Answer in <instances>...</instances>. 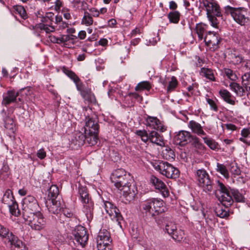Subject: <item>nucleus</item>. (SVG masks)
Segmentation results:
<instances>
[{"mask_svg": "<svg viewBox=\"0 0 250 250\" xmlns=\"http://www.w3.org/2000/svg\"><path fill=\"white\" fill-rule=\"evenodd\" d=\"M164 202L158 198H150L143 201L141 204L142 213L147 218H151L164 212Z\"/></svg>", "mask_w": 250, "mask_h": 250, "instance_id": "f03ea898", "label": "nucleus"}, {"mask_svg": "<svg viewBox=\"0 0 250 250\" xmlns=\"http://www.w3.org/2000/svg\"><path fill=\"white\" fill-rule=\"evenodd\" d=\"M180 14L177 11L170 12L168 14V18L170 22L177 23L180 20Z\"/></svg>", "mask_w": 250, "mask_h": 250, "instance_id": "c03bdc74", "label": "nucleus"}, {"mask_svg": "<svg viewBox=\"0 0 250 250\" xmlns=\"http://www.w3.org/2000/svg\"><path fill=\"white\" fill-rule=\"evenodd\" d=\"M227 165H228V168L230 173L234 176V177L240 174V169L238 167L236 163L235 162H231L229 164L228 161H227Z\"/></svg>", "mask_w": 250, "mask_h": 250, "instance_id": "c9c22d12", "label": "nucleus"}, {"mask_svg": "<svg viewBox=\"0 0 250 250\" xmlns=\"http://www.w3.org/2000/svg\"><path fill=\"white\" fill-rule=\"evenodd\" d=\"M63 71L69 78L73 80L74 83H76L78 82H80V79L79 78L73 71L65 68L63 69Z\"/></svg>", "mask_w": 250, "mask_h": 250, "instance_id": "864d4df0", "label": "nucleus"}, {"mask_svg": "<svg viewBox=\"0 0 250 250\" xmlns=\"http://www.w3.org/2000/svg\"><path fill=\"white\" fill-rule=\"evenodd\" d=\"M72 235L77 244L83 248L87 244L88 235L85 228L83 227L81 225L76 227L72 231Z\"/></svg>", "mask_w": 250, "mask_h": 250, "instance_id": "f8f14e48", "label": "nucleus"}, {"mask_svg": "<svg viewBox=\"0 0 250 250\" xmlns=\"http://www.w3.org/2000/svg\"><path fill=\"white\" fill-rule=\"evenodd\" d=\"M16 200L14 197L12 191L9 189H7L2 198V203L7 206H10Z\"/></svg>", "mask_w": 250, "mask_h": 250, "instance_id": "c756f323", "label": "nucleus"}, {"mask_svg": "<svg viewBox=\"0 0 250 250\" xmlns=\"http://www.w3.org/2000/svg\"><path fill=\"white\" fill-rule=\"evenodd\" d=\"M200 74L202 76L206 77L210 81H215L213 71L211 69L203 67L201 69Z\"/></svg>", "mask_w": 250, "mask_h": 250, "instance_id": "72a5a7b5", "label": "nucleus"}, {"mask_svg": "<svg viewBox=\"0 0 250 250\" xmlns=\"http://www.w3.org/2000/svg\"><path fill=\"white\" fill-rule=\"evenodd\" d=\"M62 212L63 215L67 218H72L74 215L73 211L67 208H62Z\"/></svg>", "mask_w": 250, "mask_h": 250, "instance_id": "69168bd1", "label": "nucleus"}, {"mask_svg": "<svg viewBox=\"0 0 250 250\" xmlns=\"http://www.w3.org/2000/svg\"><path fill=\"white\" fill-rule=\"evenodd\" d=\"M162 155L166 160H170L175 158V153L172 149L169 147H166L162 150Z\"/></svg>", "mask_w": 250, "mask_h": 250, "instance_id": "ea45409f", "label": "nucleus"}, {"mask_svg": "<svg viewBox=\"0 0 250 250\" xmlns=\"http://www.w3.org/2000/svg\"><path fill=\"white\" fill-rule=\"evenodd\" d=\"M146 125L151 129L164 132L166 128L156 117L148 116L146 119Z\"/></svg>", "mask_w": 250, "mask_h": 250, "instance_id": "f3484780", "label": "nucleus"}, {"mask_svg": "<svg viewBox=\"0 0 250 250\" xmlns=\"http://www.w3.org/2000/svg\"><path fill=\"white\" fill-rule=\"evenodd\" d=\"M229 87L230 89L233 91L237 96L241 97L244 95L246 93L245 89L239 83L235 82H231Z\"/></svg>", "mask_w": 250, "mask_h": 250, "instance_id": "c85d7f7f", "label": "nucleus"}, {"mask_svg": "<svg viewBox=\"0 0 250 250\" xmlns=\"http://www.w3.org/2000/svg\"><path fill=\"white\" fill-rule=\"evenodd\" d=\"M30 88L29 87H26L21 88L20 91L16 92L14 90H9L7 91L5 95L3 96V100L2 101V104L3 105L7 106L12 103L14 102L16 100L17 97L19 95L20 93L24 92L26 95L27 93L25 92L27 91L30 94Z\"/></svg>", "mask_w": 250, "mask_h": 250, "instance_id": "dca6fc26", "label": "nucleus"}, {"mask_svg": "<svg viewBox=\"0 0 250 250\" xmlns=\"http://www.w3.org/2000/svg\"><path fill=\"white\" fill-rule=\"evenodd\" d=\"M194 136L187 131H180L175 137V141L177 144L181 146L190 143Z\"/></svg>", "mask_w": 250, "mask_h": 250, "instance_id": "a211bd4d", "label": "nucleus"}, {"mask_svg": "<svg viewBox=\"0 0 250 250\" xmlns=\"http://www.w3.org/2000/svg\"><path fill=\"white\" fill-rule=\"evenodd\" d=\"M234 38L237 42L244 45L250 41V32L246 31L244 32H238L235 34Z\"/></svg>", "mask_w": 250, "mask_h": 250, "instance_id": "b1692460", "label": "nucleus"}, {"mask_svg": "<svg viewBox=\"0 0 250 250\" xmlns=\"http://www.w3.org/2000/svg\"><path fill=\"white\" fill-rule=\"evenodd\" d=\"M129 175H126L125 176H123L117 180V183H113L115 187L119 190L123 188L124 186L127 185L129 182L127 181V178Z\"/></svg>", "mask_w": 250, "mask_h": 250, "instance_id": "4c0bfd02", "label": "nucleus"}, {"mask_svg": "<svg viewBox=\"0 0 250 250\" xmlns=\"http://www.w3.org/2000/svg\"><path fill=\"white\" fill-rule=\"evenodd\" d=\"M59 193L58 187L56 185H52L48 190V196L50 198L49 200L57 198Z\"/></svg>", "mask_w": 250, "mask_h": 250, "instance_id": "79ce46f5", "label": "nucleus"}, {"mask_svg": "<svg viewBox=\"0 0 250 250\" xmlns=\"http://www.w3.org/2000/svg\"><path fill=\"white\" fill-rule=\"evenodd\" d=\"M5 127L7 129H13L14 126V121L12 118L6 117L4 120Z\"/></svg>", "mask_w": 250, "mask_h": 250, "instance_id": "bf43d9fd", "label": "nucleus"}, {"mask_svg": "<svg viewBox=\"0 0 250 250\" xmlns=\"http://www.w3.org/2000/svg\"><path fill=\"white\" fill-rule=\"evenodd\" d=\"M240 141L247 145H250V127L244 128L241 130Z\"/></svg>", "mask_w": 250, "mask_h": 250, "instance_id": "2f4dec72", "label": "nucleus"}, {"mask_svg": "<svg viewBox=\"0 0 250 250\" xmlns=\"http://www.w3.org/2000/svg\"><path fill=\"white\" fill-rule=\"evenodd\" d=\"M63 17L66 20H69L71 18V15L69 12V10L67 8H63L62 10Z\"/></svg>", "mask_w": 250, "mask_h": 250, "instance_id": "774afa93", "label": "nucleus"}, {"mask_svg": "<svg viewBox=\"0 0 250 250\" xmlns=\"http://www.w3.org/2000/svg\"><path fill=\"white\" fill-rule=\"evenodd\" d=\"M216 171L222 175L225 178H229V171L225 165L217 163L216 165Z\"/></svg>", "mask_w": 250, "mask_h": 250, "instance_id": "58836bf2", "label": "nucleus"}, {"mask_svg": "<svg viewBox=\"0 0 250 250\" xmlns=\"http://www.w3.org/2000/svg\"><path fill=\"white\" fill-rule=\"evenodd\" d=\"M10 213L15 216H18L20 214V210L18 208V203L15 201L10 206H7Z\"/></svg>", "mask_w": 250, "mask_h": 250, "instance_id": "09e8293b", "label": "nucleus"}, {"mask_svg": "<svg viewBox=\"0 0 250 250\" xmlns=\"http://www.w3.org/2000/svg\"><path fill=\"white\" fill-rule=\"evenodd\" d=\"M219 94L225 102L231 105L235 104V98L228 90L225 89H221L219 90Z\"/></svg>", "mask_w": 250, "mask_h": 250, "instance_id": "393cba45", "label": "nucleus"}, {"mask_svg": "<svg viewBox=\"0 0 250 250\" xmlns=\"http://www.w3.org/2000/svg\"><path fill=\"white\" fill-rule=\"evenodd\" d=\"M206 25L202 23H199L196 25V31L198 35L199 40H204V35L206 32Z\"/></svg>", "mask_w": 250, "mask_h": 250, "instance_id": "e433bc0d", "label": "nucleus"}, {"mask_svg": "<svg viewBox=\"0 0 250 250\" xmlns=\"http://www.w3.org/2000/svg\"><path fill=\"white\" fill-rule=\"evenodd\" d=\"M223 73L231 81H235L237 79V76L232 70L229 68H225L223 69Z\"/></svg>", "mask_w": 250, "mask_h": 250, "instance_id": "603ef678", "label": "nucleus"}, {"mask_svg": "<svg viewBox=\"0 0 250 250\" xmlns=\"http://www.w3.org/2000/svg\"><path fill=\"white\" fill-rule=\"evenodd\" d=\"M151 163L156 170L167 178L175 179L179 177L178 169L167 162L157 160Z\"/></svg>", "mask_w": 250, "mask_h": 250, "instance_id": "20e7f679", "label": "nucleus"}, {"mask_svg": "<svg viewBox=\"0 0 250 250\" xmlns=\"http://www.w3.org/2000/svg\"><path fill=\"white\" fill-rule=\"evenodd\" d=\"M238 60H237V62H242V65L243 67H245L246 70L250 71V60H246L244 61H242V58L240 56H237Z\"/></svg>", "mask_w": 250, "mask_h": 250, "instance_id": "0e129e2a", "label": "nucleus"}, {"mask_svg": "<svg viewBox=\"0 0 250 250\" xmlns=\"http://www.w3.org/2000/svg\"><path fill=\"white\" fill-rule=\"evenodd\" d=\"M37 156L41 160L43 159L46 156V152L43 148L40 149L37 151Z\"/></svg>", "mask_w": 250, "mask_h": 250, "instance_id": "338daca9", "label": "nucleus"}, {"mask_svg": "<svg viewBox=\"0 0 250 250\" xmlns=\"http://www.w3.org/2000/svg\"><path fill=\"white\" fill-rule=\"evenodd\" d=\"M46 204V207L50 213L58 214L62 209V205L61 202L55 199H52L49 202H47Z\"/></svg>", "mask_w": 250, "mask_h": 250, "instance_id": "5701e85b", "label": "nucleus"}, {"mask_svg": "<svg viewBox=\"0 0 250 250\" xmlns=\"http://www.w3.org/2000/svg\"><path fill=\"white\" fill-rule=\"evenodd\" d=\"M81 95L86 101H88L91 102H94L95 101V98L93 94L87 89H84L83 90H81Z\"/></svg>", "mask_w": 250, "mask_h": 250, "instance_id": "37998d69", "label": "nucleus"}, {"mask_svg": "<svg viewBox=\"0 0 250 250\" xmlns=\"http://www.w3.org/2000/svg\"><path fill=\"white\" fill-rule=\"evenodd\" d=\"M242 84L247 88L250 87V73H246L242 76Z\"/></svg>", "mask_w": 250, "mask_h": 250, "instance_id": "13d9d810", "label": "nucleus"}, {"mask_svg": "<svg viewBox=\"0 0 250 250\" xmlns=\"http://www.w3.org/2000/svg\"><path fill=\"white\" fill-rule=\"evenodd\" d=\"M97 243L98 250H111V240L109 232L105 229H100L97 238Z\"/></svg>", "mask_w": 250, "mask_h": 250, "instance_id": "9d476101", "label": "nucleus"}, {"mask_svg": "<svg viewBox=\"0 0 250 250\" xmlns=\"http://www.w3.org/2000/svg\"><path fill=\"white\" fill-rule=\"evenodd\" d=\"M37 27L41 31H45L46 33L53 32L55 31V27L52 25V24L50 25L38 24Z\"/></svg>", "mask_w": 250, "mask_h": 250, "instance_id": "6e6d98bb", "label": "nucleus"}, {"mask_svg": "<svg viewBox=\"0 0 250 250\" xmlns=\"http://www.w3.org/2000/svg\"><path fill=\"white\" fill-rule=\"evenodd\" d=\"M190 143L192 148H194L195 150L198 153H202L204 151L206 147L197 137L193 136Z\"/></svg>", "mask_w": 250, "mask_h": 250, "instance_id": "cd10ccee", "label": "nucleus"}, {"mask_svg": "<svg viewBox=\"0 0 250 250\" xmlns=\"http://www.w3.org/2000/svg\"><path fill=\"white\" fill-rule=\"evenodd\" d=\"M215 212L216 215L220 218H225L229 216L228 211L222 208H216Z\"/></svg>", "mask_w": 250, "mask_h": 250, "instance_id": "680f3d73", "label": "nucleus"}, {"mask_svg": "<svg viewBox=\"0 0 250 250\" xmlns=\"http://www.w3.org/2000/svg\"><path fill=\"white\" fill-rule=\"evenodd\" d=\"M222 41L221 38L218 33L208 31L205 36L204 41L206 45L212 51L217 50Z\"/></svg>", "mask_w": 250, "mask_h": 250, "instance_id": "4468645a", "label": "nucleus"}, {"mask_svg": "<svg viewBox=\"0 0 250 250\" xmlns=\"http://www.w3.org/2000/svg\"><path fill=\"white\" fill-rule=\"evenodd\" d=\"M93 22V20L90 14L87 12H84L83 17L82 19V23L86 26H89L92 25Z\"/></svg>", "mask_w": 250, "mask_h": 250, "instance_id": "3c124183", "label": "nucleus"}, {"mask_svg": "<svg viewBox=\"0 0 250 250\" xmlns=\"http://www.w3.org/2000/svg\"><path fill=\"white\" fill-rule=\"evenodd\" d=\"M206 101L209 105L210 110L216 112L218 111V105L215 101L209 98H206Z\"/></svg>", "mask_w": 250, "mask_h": 250, "instance_id": "052dcab7", "label": "nucleus"}, {"mask_svg": "<svg viewBox=\"0 0 250 250\" xmlns=\"http://www.w3.org/2000/svg\"><path fill=\"white\" fill-rule=\"evenodd\" d=\"M86 134L82 130L76 131L72 140L76 145H78L79 146H82L85 142Z\"/></svg>", "mask_w": 250, "mask_h": 250, "instance_id": "a878e982", "label": "nucleus"}, {"mask_svg": "<svg viewBox=\"0 0 250 250\" xmlns=\"http://www.w3.org/2000/svg\"><path fill=\"white\" fill-rule=\"evenodd\" d=\"M41 208L37 199L32 195H28L22 200V215L23 217H28L27 215L36 213L40 211Z\"/></svg>", "mask_w": 250, "mask_h": 250, "instance_id": "0eeeda50", "label": "nucleus"}, {"mask_svg": "<svg viewBox=\"0 0 250 250\" xmlns=\"http://www.w3.org/2000/svg\"><path fill=\"white\" fill-rule=\"evenodd\" d=\"M99 126L98 122L93 118H89L85 122V126L82 128L84 133L91 134L99 132Z\"/></svg>", "mask_w": 250, "mask_h": 250, "instance_id": "aec40b11", "label": "nucleus"}, {"mask_svg": "<svg viewBox=\"0 0 250 250\" xmlns=\"http://www.w3.org/2000/svg\"><path fill=\"white\" fill-rule=\"evenodd\" d=\"M48 38L51 42L59 44L64 43L67 40L66 38L64 39V36L61 38H58L53 35H49Z\"/></svg>", "mask_w": 250, "mask_h": 250, "instance_id": "5fc2aeb1", "label": "nucleus"}, {"mask_svg": "<svg viewBox=\"0 0 250 250\" xmlns=\"http://www.w3.org/2000/svg\"><path fill=\"white\" fill-rule=\"evenodd\" d=\"M203 3L206 8L207 15L222 17L220 6L215 0H203Z\"/></svg>", "mask_w": 250, "mask_h": 250, "instance_id": "2eb2a0df", "label": "nucleus"}, {"mask_svg": "<svg viewBox=\"0 0 250 250\" xmlns=\"http://www.w3.org/2000/svg\"><path fill=\"white\" fill-rule=\"evenodd\" d=\"M11 234L13 233L10 232L8 229L0 224V236L2 239H6L7 240Z\"/></svg>", "mask_w": 250, "mask_h": 250, "instance_id": "de8ad7c7", "label": "nucleus"}, {"mask_svg": "<svg viewBox=\"0 0 250 250\" xmlns=\"http://www.w3.org/2000/svg\"><path fill=\"white\" fill-rule=\"evenodd\" d=\"M198 185L205 192L211 191L213 189L212 181L207 172L203 169H198L196 172Z\"/></svg>", "mask_w": 250, "mask_h": 250, "instance_id": "6e6552de", "label": "nucleus"}, {"mask_svg": "<svg viewBox=\"0 0 250 250\" xmlns=\"http://www.w3.org/2000/svg\"><path fill=\"white\" fill-rule=\"evenodd\" d=\"M165 230L175 241H180L182 239V235L178 233L176 225L172 222L167 223Z\"/></svg>", "mask_w": 250, "mask_h": 250, "instance_id": "4be33fe9", "label": "nucleus"}, {"mask_svg": "<svg viewBox=\"0 0 250 250\" xmlns=\"http://www.w3.org/2000/svg\"><path fill=\"white\" fill-rule=\"evenodd\" d=\"M151 88V85L147 81H143L139 83L135 87V90L142 91L144 90H149Z\"/></svg>", "mask_w": 250, "mask_h": 250, "instance_id": "a18cd8bd", "label": "nucleus"}, {"mask_svg": "<svg viewBox=\"0 0 250 250\" xmlns=\"http://www.w3.org/2000/svg\"><path fill=\"white\" fill-rule=\"evenodd\" d=\"M150 181L155 188L161 193L164 197H167L169 196L168 189L162 180L152 175L151 176Z\"/></svg>", "mask_w": 250, "mask_h": 250, "instance_id": "6ab92c4d", "label": "nucleus"}, {"mask_svg": "<svg viewBox=\"0 0 250 250\" xmlns=\"http://www.w3.org/2000/svg\"><path fill=\"white\" fill-rule=\"evenodd\" d=\"M104 208L107 214H108L111 219L117 223V225L121 227V221L122 220V216L119 212V210L113 204L108 201H105L104 203Z\"/></svg>", "mask_w": 250, "mask_h": 250, "instance_id": "ddd939ff", "label": "nucleus"}, {"mask_svg": "<svg viewBox=\"0 0 250 250\" xmlns=\"http://www.w3.org/2000/svg\"><path fill=\"white\" fill-rule=\"evenodd\" d=\"M224 13L230 14L234 21L241 25H245L250 21L248 10L243 7L235 8L228 5L224 7Z\"/></svg>", "mask_w": 250, "mask_h": 250, "instance_id": "39448f33", "label": "nucleus"}, {"mask_svg": "<svg viewBox=\"0 0 250 250\" xmlns=\"http://www.w3.org/2000/svg\"><path fill=\"white\" fill-rule=\"evenodd\" d=\"M135 133L145 143L149 141L159 146H164L165 145L163 136L155 130L151 131L148 133L145 129H139L136 130Z\"/></svg>", "mask_w": 250, "mask_h": 250, "instance_id": "423d86ee", "label": "nucleus"}, {"mask_svg": "<svg viewBox=\"0 0 250 250\" xmlns=\"http://www.w3.org/2000/svg\"><path fill=\"white\" fill-rule=\"evenodd\" d=\"M126 175V171L123 168L117 169L114 170L110 176L112 183H117V180Z\"/></svg>", "mask_w": 250, "mask_h": 250, "instance_id": "7c9ffc66", "label": "nucleus"}, {"mask_svg": "<svg viewBox=\"0 0 250 250\" xmlns=\"http://www.w3.org/2000/svg\"><path fill=\"white\" fill-rule=\"evenodd\" d=\"M188 126L193 133L197 134L198 136H204L206 134L201 125L195 121L191 120L189 121Z\"/></svg>", "mask_w": 250, "mask_h": 250, "instance_id": "bb28decb", "label": "nucleus"}, {"mask_svg": "<svg viewBox=\"0 0 250 250\" xmlns=\"http://www.w3.org/2000/svg\"><path fill=\"white\" fill-rule=\"evenodd\" d=\"M78 193L80 195L79 199L83 206V211L85 214L87 220L90 221L93 218L94 204L89 197L86 187L79 185Z\"/></svg>", "mask_w": 250, "mask_h": 250, "instance_id": "7ed1b4c3", "label": "nucleus"}, {"mask_svg": "<svg viewBox=\"0 0 250 250\" xmlns=\"http://www.w3.org/2000/svg\"><path fill=\"white\" fill-rule=\"evenodd\" d=\"M178 85V81L176 78L172 76L170 80L168 82V84L167 88V92L170 93L173 91L177 87Z\"/></svg>", "mask_w": 250, "mask_h": 250, "instance_id": "49530a36", "label": "nucleus"}, {"mask_svg": "<svg viewBox=\"0 0 250 250\" xmlns=\"http://www.w3.org/2000/svg\"><path fill=\"white\" fill-rule=\"evenodd\" d=\"M15 10L22 18H23V19H25L26 18H27V14L25 9L23 6L21 5H17L15 7Z\"/></svg>", "mask_w": 250, "mask_h": 250, "instance_id": "4d7b16f0", "label": "nucleus"}, {"mask_svg": "<svg viewBox=\"0 0 250 250\" xmlns=\"http://www.w3.org/2000/svg\"><path fill=\"white\" fill-rule=\"evenodd\" d=\"M130 98V102H128L129 105H134L135 102L141 103L143 100V97L136 92L129 93L127 95V100Z\"/></svg>", "mask_w": 250, "mask_h": 250, "instance_id": "f704fd0d", "label": "nucleus"}, {"mask_svg": "<svg viewBox=\"0 0 250 250\" xmlns=\"http://www.w3.org/2000/svg\"><path fill=\"white\" fill-rule=\"evenodd\" d=\"M54 14L52 12L46 13L45 16L41 18V22L39 24L50 25L52 24L54 19Z\"/></svg>", "mask_w": 250, "mask_h": 250, "instance_id": "473e14b6", "label": "nucleus"}, {"mask_svg": "<svg viewBox=\"0 0 250 250\" xmlns=\"http://www.w3.org/2000/svg\"><path fill=\"white\" fill-rule=\"evenodd\" d=\"M86 137L85 139V142L90 146H94L97 143L98 138V133H93L91 134L86 133Z\"/></svg>", "mask_w": 250, "mask_h": 250, "instance_id": "a19ab883", "label": "nucleus"}, {"mask_svg": "<svg viewBox=\"0 0 250 250\" xmlns=\"http://www.w3.org/2000/svg\"><path fill=\"white\" fill-rule=\"evenodd\" d=\"M7 241L10 244L11 250H27L22 241L13 234H11Z\"/></svg>", "mask_w": 250, "mask_h": 250, "instance_id": "412c9836", "label": "nucleus"}, {"mask_svg": "<svg viewBox=\"0 0 250 250\" xmlns=\"http://www.w3.org/2000/svg\"><path fill=\"white\" fill-rule=\"evenodd\" d=\"M120 190L122 191L123 199L125 204L132 203L137 198V188L133 183H129L127 185L124 186Z\"/></svg>", "mask_w": 250, "mask_h": 250, "instance_id": "9b49d317", "label": "nucleus"}, {"mask_svg": "<svg viewBox=\"0 0 250 250\" xmlns=\"http://www.w3.org/2000/svg\"><path fill=\"white\" fill-rule=\"evenodd\" d=\"M216 190L220 193L219 199L223 205L226 207L230 206L233 202L232 196L237 202H244L245 198L243 194L238 190L235 189H229L223 183L217 180L215 186Z\"/></svg>", "mask_w": 250, "mask_h": 250, "instance_id": "f257e3e1", "label": "nucleus"}, {"mask_svg": "<svg viewBox=\"0 0 250 250\" xmlns=\"http://www.w3.org/2000/svg\"><path fill=\"white\" fill-rule=\"evenodd\" d=\"M207 17L209 21L211 22V25L214 27H217L219 22L217 19V16L216 15H207Z\"/></svg>", "mask_w": 250, "mask_h": 250, "instance_id": "e2e57ef3", "label": "nucleus"}, {"mask_svg": "<svg viewBox=\"0 0 250 250\" xmlns=\"http://www.w3.org/2000/svg\"><path fill=\"white\" fill-rule=\"evenodd\" d=\"M203 140L208 146L212 150L218 149V144L214 140L210 138L203 137Z\"/></svg>", "mask_w": 250, "mask_h": 250, "instance_id": "8fccbe9b", "label": "nucleus"}, {"mask_svg": "<svg viewBox=\"0 0 250 250\" xmlns=\"http://www.w3.org/2000/svg\"><path fill=\"white\" fill-rule=\"evenodd\" d=\"M27 216L28 217H23V218L28 222L32 229L40 230L45 228L46 221L40 211Z\"/></svg>", "mask_w": 250, "mask_h": 250, "instance_id": "1a4fd4ad", "label": "nucleus"}]
</instances>
